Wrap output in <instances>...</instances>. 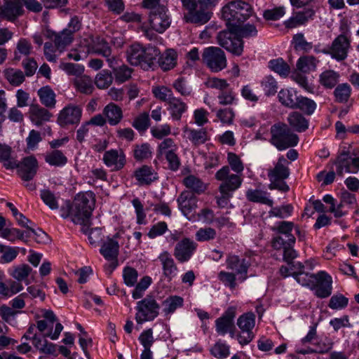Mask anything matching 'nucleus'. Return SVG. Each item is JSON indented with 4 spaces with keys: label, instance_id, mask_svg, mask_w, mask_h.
<instances>
[{
    "label": "nucleus",
    "instance_id": "nucleus-10",
    "mask_svg": "<svg viewBox=\"0 0 359 359\" xmlns=\"http://www.w3.org/2000/svg\"><path fill=\"white\" fill-rule=\"evenodd\" d=\"M337 173L342 176L344 172L357 173L359 170V157H352L348 151H342L336 159Z\"/></svg>",
    "mask_w": 359,
    "mask_h": 359
},
{
    "label": "nucleus",
    "instance_id": "nucleus-60",
    "mask_svg": "<svg viewBox=\"0 0 359 359\" xmlns=\"http://www.w3.org/2000/svg\"><path fill=\"white\" fill-rule=\"evenodd\" d=\"M152 93L157 99L167 103L174 97L172 90L164 86L153 88Z\"/></svg>",
    "mask_w": 359,
    "mask_h": 359
},
{
    "label": "nucleus",
    "instance_id": "nucleus-35",
    "mask_svg": "<svg viewBox=\"0 0 359 359\" xmlns=\"http://www.w3.org/2000/svg\"><path fill=\"white\" fill-rule=\"evenodd\" d=\"M90 52L101 55L106 57L107 61H110L109 57L111 55V50L108 43L103 39H97L93 46H88L87 50L86 51L83 50V55L85 56L87 53Z\"/></svg>",
    "mask_w": 359,
    "mask_h": 359
},
{
    "label": "nucleus",
    "instance_id": "nucleus-5",
    "mask_svg": "<svg viewBox=\"0 0 359 359\" xmlns=\"http://www.w3.org/2000/svg\"><path fill=\"white\" fill-rule=\"evenodd\" d=\"M270 143L279 151L295 147L299 142L298 135L283 123L273 125L270 128Z\"/></svg>",
    "mask_w": 359,
    "mask_h": 359
},
{
    "label": "nucleus",
    "instance_id": "nucleus-38",
    "mask_svg": "<svg viewBox=\"0 0 359 359\" xmlns=\"http://www.w3.org/2000/svg\"><path fill=\"white\" fill-rule=\"evenodd\" d=\"M144 48L139 43L132 44L127 49L128 61L135 66H140L142 60Z\"/></svg>",
    "mask_w": 359,
    "mask_h": 359
},
{
    "label": "nucleus",
    "instance_id": "nucleus-52",
    "mask_svg": "<svg viewBox=\"0 0 359 359\" xmlns=\"http://www.w3.org/2000/svg\"><path fill=\"white\" fill-rule=\"evenodd\" d=\"M297 67L302 72H309L316 69V60L313 56L302 57L297 61Z\"/></svg>",
    "mask_w": 359,
    "mask_h": 359
},
{
    "label": "nucleus",
    "instance_id": "nucleus-45",
    "mask_svg": "<svg viewBox=\"0 0 359 359\" xmlns=\"http://www.w3.org/2000/svg\"><path fill=\"white\" fill-rule=\"evenodd\" d=\"M339 74L334 70L324 71L320 75V83L326 88H332L337 83Z\"/></svg>",
    "mask_w": 359,
    "mask_h": 359
},
{
    "label": "nucleus",
    "instance_id": "nucleus-24",
    "mask_svg": "<svg viewBox=\"0 0 359 359\" xmlns=\"http://www.w3.org/2000/svg\"><path fill=\"white\" fill-rule=\"evenodd\" d=\"M102 114L110 126L118 125L123 118L122 109L114 102L107 104L102 110Z\"/></svg>",
    "mask_w": 359,
    "mask_h": 359
},
{
    "label": "nucleus",
    "instance_id": "nucleus-55",
    "mask_svg": "<svg viewBox=\"0 0 359 359\" xmlns=\"http://www.w3.org/2000/svg\"><path fill=\"white\" fill-rule=\"evenodd\" d=\"M113 77L107 70H102L98 73L95 79V83L100 89L107 88L111 83Z\"/></svg>",
    "mask_w": 359,
    "mask_h": 359
},
{
    "label": "nucleus",
    "instance_id": "nucleus-21",
    "mask_svg": "<svg viewBox=\"0 0 359 359\" xmlns=\"http://www.w3.org/2000/svg\"><path fill=\"white\" fill-rule=\"evenodd\" d=\"M288 162L283 156L278 158L274 168L268 172L270 182L280 181L287 179L290 175V169L287 167Z\"/></svg>",
    "mask_w": 359,
    "mask_h": 359
},
{
    "label": "nucleus",
    "instance_id": "nucleus-57",
    "mask_svg": "<svg viewBox=\"0 0 359 359\" xmlns=\"http://www.w3.org/2000/svg\"><path fill=\"white\" fill-rule=\"evenodd\" d=\"M227 162L229 167L235 172L243 175L244 165L240 157L234 153L229 152L227 154Z\"/></svg>",
    "mask_w": 359,
    "mask_h": 359
},
{
    "label": "nucleus",
    "instance_id": "nucleus-63",
    "mask_svg": "<svg viewBox=\"0 0 359 359\" xmlns=\"http://www.w3.org/2000/svg\"><path fill=\"white\" fill-rule=\"evenodd\" d=\"M41 198L43 203L51 210H57L59 208L57 198L48 189L41 191Z\"/></svg>",
    "mask_w": 359,
    "mask_h": 359
},
{
    "label": "nucleus",
    "instance_id": "nucleus-11",
    "mask_svg": "<svg viewBox=\"0 0 359 359\" xmlns=\"http://www.w3.org/2000/svg\"><path fill=\"white\" fill-rule=\"evenodd\" d=\"M349 47L350 41L348 37L345 34H340L332 41L331 46L324 49L323 52L330 54L338 61H341L346 58Z\"/></svg>",
    "mask_w": 359,
    "mask_h": 359
},
{
    "label": "nucleus",
    "instance_id": "nucleus-13",
    "mask_svg": "<svg viewBox=\"0 0 359 359\" xmlns=\"http://www.w3.org/2000/svg\"><path fill=\"white\" fill-rule=\"evenodd\" d=\"M236 308L229 307L223 315L215 320L216 331L219 334L224 335L226 333L233 336L234 323L233 319L236 316Z\"/></svg>",
    "mask_w": 359,
    "mask_h": 359
},
{
    "label": "nucleus",
    "instance_id": "nucleus-17",
    "mask_svg": "<svg viewBox=\"0 0 359 359\" xmlns=\"http://www.w3.org/2000/svg\"><path fill=\"white\" fill-rule=\"evenodd\" d=\"M15 168H18V174L22 180L29 181L35 176L38 169V162L34 156L24 158Z\"/></svg>",
    "mask_w": 359,
    "mask_h": 359
},
{
    "label": "nucleus",
    "instance_id": "nucleus-54",
    "mask_svg": "<svg viewBox=\"0 0 359 359\" xmlns=\"http://www.w3.org/2000/svg\"><path fill=\"white\" fill-rule=\"evenodd\" d=\"M177 146L172 138L164 139L158 146V154L162 156L177 151Z\"/></svg>",
    "mask_w": 359,
    "mask_h": 359
},
{
    "label": "nucleus",
    "instance_id": "nucleus-3",
    "mask_svg": "<svg viewBox=\"0 0 359 359\" xmlns=\"http://www.w3.org/2000/svg\"><path fill=\"white\" fill-rule=\"evenodd\" d=\"M252 13L251 6L241 0L233 1L222 9V16L228 29H238Z\"/></svg>",
    "mask_w": 359,
    "mask_h": 359
},
{
    "label": "nucleus",
    "instance_id": "nucleus-2",
    "mask_svg": "<svg viewBox=\"0 0 359 359\" xmlns=\"http://www.w3.org/2000/svg\"><path fill=\"white\" fill-rule=\"evenodd\" d=\"M294 224L292 222L281 221L276 223L273 230L280 236H275L272 240V247L276 250L283 251V259L288 264L297 257V252L293 249L295 243V237L292 234Z\"/></svg>",
    "mask_w": 359,
    "mask_h": 359
},
{
    "label": "nucleus",
    "instance_id": "nucleus-62",
    "mask_svg": "<svg viewBox=\"0 0 359 359\" xmlns=\"http://www.w3.org/2000/svg\"><path fill=\"white\" fill-rule=\"evenodd\" d=\"M133 69L123 65L114 69L116 81L123 83L131 77Z\"/></svg>",
    "mask_w": 359,
    "mask_h": 359
},
{
    "label": "nucleus",
    "instance_id": "nucleus-20",
    "mask_svg": "<svg viewBox=\"0 0 359 359\" xmlns=\"http://www.w3.org/2000/svg\"><path fill=\"white\" fill-rule=\"evenodd\" d=\"M161 262L163 276L170 281L178 271V268L172 255L168 251L162 252L158 257Z\"/></svg>",
    "mask_w": 359,
    "mask_h": 359
},
{
    "label": "nucleus",
    "instance_id": "nucleus-42",
    "mask_svg": "<svg viewBox=\"0 0 359 359\" xmlns=\"http://www.w3.org/2000/svg\"><path fill=\"white\" fill-rule=\"evenodd\" d=\"M313 11L311 9H307L302 12L296 13V15L287 21L285 22V25L288 28H294L297 26L304 24L308 20L309 18H311L313 15Z\"/></svg>",
    "mask_w": 359,
    "mask_h": 359
},
{
    "label": "nucleus",
    "instance_id": "nucleus-46",
    "mask_svg": "<svg viewBox=\"0 0 359 359\" xmlns=\"http://www.w3.org/2000/svg\"><path fill=\"white\" fill-rule=\"evenodd\" d=\"M45 161L50 165L60 167L67 163V158L61 151L53 150L46 154Z\"/></svg>",
    "mask_w": 359,
    "mask_h": 359
},
{
    "label": "nucleus",
    "instance_id": "nucleus-37",
    "mask_svg": "<svg viewBox=\"0 0 359 359\" xmlns=\"http://www.w3.org/2000/svg\"><path fill=\"white\" fill-rule=\"evenodd\" d=\"M9 275L12 276L15 280L18 281H26V284L28 285L29 283L27 281V278L32 273V268L28 264H21L13 266L8 271Z\"/></svg>",
    "mask_w": 359,
    "mask_h": 359
},
{
    "label": "nucleus",
    "instance_id": "nucleus-34",
    "mask_svg": "<svg viewBox=\"0 0 359 359\" xmlns=\"http://www.w3.org/2000/svg\"><path fill=\"white\" fill-rule=\"evenodd\" d=\"M183 131L189 141L196 146L204 144L208 140L207 132L203 128L196 130L185 126L183 128Z\"/></svg>",
    "mask_w": 359,
    "mask_h": 359
},
{
    "label": "nucleus",
    "instance_id": "nucleus-36",
    "mask_svg": "<svg viewBox=\"0 0 359 359\" xmlns=\"http://www.w3.org/2000/svg\"><path fill=\"white\" fill-rule=\"evenodd\" d=\"M168 104V109L170 113L172 118L175 121L180 120L182 114L187 109V104L175 97L171 99Z\"/></svg>",
    "mask_w": 359,
    "mask_h": 359
},
{
    "label": "nucleus",
    "instance_id": "nucleus-19",
    "mask_svg": "<svg viewBox=\"0 0 359 359\" xmlns=\"http://www.w3.org/2000/svg\"><path fill=\"white\" fill-rule=\"evenodd\" d=\"M197 202V198L189 191H182L177 198L179 208L186 217L196 210Z\"/></svg>",
    "mask_w": 359,
    "mask_h": 359
},
{
    "label": "nucleus",
    "instance_id": "nucleus-64",
    "mask_svg": "<svg viewBox=\"0 0 359 359\" xmlns=\"http://www.w3.org/2000/svg\"><path fill=\"white\" fill-rule=\"evenodd\" d=\"M151 283V279L149 276L143 277L137 283L133 292V297L135 299L142 297L145 290L148 288Z\"/></svg>",
    "mask_w": 359,
    "mask_h": 359
},
{
    "label": "nucleus",
    "instance_id": "nucleus-59",
    "mask_svg": "<svg viewBox=\"0 0 359 359\" xmlns=\"http://www.w3.org/2000/svg\"><path fill=\"white\" fill-rule=\"evenodd\" d=\"M0 237L11 242H14L16 240H22L24 238V233L18 229L5 228L1 231Z\"/></svg>",
    "mask_w": 359,
    "mask_h": 359
},
{
    "label": "nucleus",
    "instance_id": "nucleus-29",
    "mask_svg": "<svg viewBox=\"0 0 359 359\" xmlns=\"http://www.w3.org/2000/svg\"><path fill=\"white\" fill-rule=\"evenodd\" d=\"M119 245L115 238H108L102 245L100 253L107 260L116 259L118 255Z\"/></svg>",
    "mask_w": 359,
    "mask_h": 359
},
{
    "label": "nucleus",
    "instance_id": "nucleus-33",
    "mask_svg": "<svg viewBox=\"0 0 359 359\" xmlns=\"http://www.w3.org/2000/svg\"><path fill=\"white\" fill-rule=\"evenodd\" d=\"M76 90L83 94L90 95L94 90L93 81L92 79L86 75L81 74L73 81Z\"/></svg>",
    "mask_w": 359,
    "mask_h": 359
},
{
    "label": "nucleus",
    "instance_id": "nucleus-12",
    "mask_svg": "<svg viewBox=\"0 0 359 359\" xmlns=\"http://www.w3.org/2000/svg\"><path fill=\"white\" fill-rule=\"evenodd\" d=\"M226 264L228 269L235 271V274L238 276L239 280L243 282L247 279L250 263L245 258L229 254L226 257Z\"/></svg>",
    "mask_w": 359,
    "mask_h": 359
},
{
    "label": "nucleus",
    "instance_id": "nucleus-23",
    "mask_svg": "<svg viewBox=\"0 0 359 359\" xmlns=\"http://www.w3.org/2000/svg\"><path fill=\"white\" fill-rule=\"evenodd\" d=\"M45 36L53 40L55 43V47L60 52L72 41V34L71 31L67 29H64L60 33H56L51 30H46L44 33Z\"/></svg>",
    "mask_w": 359,
    "mask_h": 359
},
{
    "label": "nucleus",
    "instance_id": "nucleus-9",
    "mask_svg": "<svg viewBox=\"0 0 359 359\" xmlns=\"http://www.w3.org/2000/svg\"><path fill=\"white\" fill-rule=\"evenodd\" d=\"M215 179L221 181L219 188L222 190L234 191L238 189L243 182V175L231 173L230 168L224 165L215 173Z\"/></svg>",
    "mask_w": 359,
    "mask_h": 359
},
{
    "label": "nucleus",
    "instance_id": "nucleus-1",
    "mask_svg": "<svg viewBox=\"0 0 359 359\" xmlns=\"http://www.w3.org/2000/svg\"><path fill=\"white\" fill-rule=\"evenodd\" d=\"M257 30L253 25L240 24L238 29H228L220 32L217 35L219 44L226 50L236 55H241L243 51L242 37H250L257 35Z\"/></svg>",
    "mask_w": 359,
    "mask_h": 359
},
{
    "label": "nucleus",
    "instance_id": "nucleus-8",
    "mask_svg": "<svg viewBox=\"0 0 359 359\" xmlns=\"http://www.w3.org/2000/svg\"><path fill=\"white\" fill-rule=\"evenodd\" d=\"M159 306L152 297H146L137 304L135 320L138 324L153 320L158 315Z\"/></svg>",
    "mask_w": 359,
    "mask_h": 359
},
{
    "label": "nucleus",
    "instance_id": "nucleus-56",
    "mask_svg": "<svg viewBox=\"0 0 359 359\" xmlns=\"http://www.w3.org/2000/svg\"><path fill=\"white\" fill-rule=\"evenodd\" d=\"M293 211V207L290 204L282 205L280 207L272 208L269 212L270 217H276L280 219H285L289 217Z\"/></svg>",
    "mask_w": 359,
    "mask_h": 359
},
{
    "label": "nucleus",
    "instance_id": "nucleus-15",
    "mask_svg": "<svg viewBox=\"0 0 359 359\" xmlns=\"http://www.w3.org/2000/svg\"><path fill=\"white\" fill-rule=\"evenodd\" d=\"M82 109L75 104H69L60 111L57 122L61 126L78 124L80 122Z\"/></svg>",
    "mask_w": 359,
    "mask_h": 359
},
{
    "label": "nucleus",
    "instance_id": "nucleus-39",
    "mask_svg": "<svg viewBox=\"0 0 359 359\" xmlns=\"http://www.w3.org/2000/svg\"><path fill=\"white\" fill-rule=\"evenodd\" d=\"M299 97L293 90L282 89L278 93L280 102L286 107L295 109Z\"/></svg>",
    "mask_w": 359,
    "mask_h": 359
},
{
    "label": "nucleus",
    "instance_id": "nucleus-50",
    "mask_svg": "<svg viewBox=\"0 0 359 359\" xmlns=\"http://www.w3.org/2000/svg\"><path fill=\"white\" fill-rule=\"evenodd\" d=\"M269 67L281 76H287L290 71L289 65L282 58L270 60Z\"/></svg>",
    "mask_w": 359,
    "mask_h": 359
},
{
    "label": "nucleus",
    "instance_id": "nucleus-40",
    "mask_svg": "<svg viewBox=\"0 0 359 359\" xmlns=\"http://www.w3.org/2000/svg\"><path fill=\"white\" fill-rule=\"evenodd\" d=\"M185 187L191 191L200 194L206 189L205 184L198 177L190 175L183 180Z\"/></svg>",
    "mask_w": 359,
    "mask_h": 359
},
{
    "label": "nucleus",
    "instance_id": "nucleus-58",
    "mask_svg": "<svg viewBox=\"0 0 359 359\" xmlns=\"http://www.w3.org/2000/svg\"><path fill=\"white\" fill-rule=\"evenodd\" d=\"M60 68L68 75L74 76L75 78L80 76L84 72V67L79 64L62 62L60 64Z\"/></svg>",
    "mask_w": 359,
    "mask_h": 359
},
{
    "label": "nucleus",
    "instance_id": "nucleus-26",
    "mask_svg": "<svg viewBox=\"0 0 359 359\" xmlns=\"http://www.w3.org/2000/svg\"><path fill=\"white\" fill-rule=\"evenodd\" d=\"M160 50L156 46L149 45L144 48L141 68L144 70L153 69L155 65V61L157 57L160 55Z\"/></svg>",
    "mask_w": 359,
    "mask_h": 359
},
{
    "label": "nucleus",
    "instance_id": "nucleus-48",
    "mask_svg": "<svg viewBox=\"0 0 359 359\" xmlns=\"http://www.w3.org/2000/svg\"><path fill=\"white\" fill-rule=\"evenodd\" d=\"M183 302V298L180 296H171L163 301V311L166 315L172 313L177 308L182 306Z\"/></svg>",
    "mask_w": 359,
    "mask_h": 359
},
{
    "label": "nucleus",
    "instance_id": "nucleus-14",
    "mask_svg": "<svg viewBox=\"0 0 359 359\" xmlns=\"http://www.w3.org/2000/svg\"><path fill=\"white\" fill-rule=\"evenodd\" d=\"M196 248L197 244L193 240L184 238L176 244L174 256L180 263L188 262L193 256Z\"/></svg>",
    "mask_w": 359,
    "mask_h": 359
},
{
    "label": "nucleus",
    "instance_id": "nucleus-16",
    "mask_svg": "<svg viewBox=\"0 0 359 359\" xmlns=\"http://www.w3.org/2000/svg\"><path fill=\"white\" fill-rule=\"evenodd\" d=\"M332 277L325 271L317 273L315 285V294L319 298H326L332 294Z\"/></svg>",
    "mask_w": 359,
    "mask_h": 359
},
{
    "label": "nucleus",
    "instance_id": "nucleus-4",
    "mask_svg": "<svg viewBox=\"0 0 359 359\" xmlns=\"http://www.w3.org/2000/svg\"><path fill=\"white\" fill-rule=\"evenodd\" d=\"M95 201L94 194L90 191L78 194L73 201L72 222L88 227Z\"/></svg>",
    "mask_w": 359,
    "mask_h": 359
},
{
    "label": "nucleus",
    "instance_id": "nucleus-7",
    "mask_svg": "<svg viewBox=\"0 0 359 359\" xmlns=\"http://www.w3.org/2000/svg\"><path fill=\"white\" fill-rule=\"evenodd\" d=\"M202 60L214 72H218L226 67L225 53L218 47L210 46L205 48Z\"/></svg>",
    "mask_w": 359,
    "mask_h": 359
},
{
    "label": "nucleus",
    "instance_id": "nucleus-41",
    "mask_svg": "<svg viewBox=\"0 0 359 359\" xmlns=\"http://www.w3.org/2000/svg\"><path fill=\"white\" fill-rule=\"evenodd\" d=\"M32 50V46L29 41L26 39H20L16 44L15 50H14L15 61H20L22 56H28Z\"/></svg>",
    "mask_w": 359,
    "mask_h": 359
},
{
    "label": "nucleus",
    "instance_id": "nucleus-43",
    "mask_svg": "<svg viewBox=\"0 0 359 359\" xmlns=\"http://www.w3.org/2000/svg\"><path fill=\"white\" fill-rule=\"evenodd\" d=\"M38 95L41 103L46 107H54L56 100L55 94L49 86H45L38 90Z\"/></svg>",
    "mask_w": 359,
    "mask_h": 359
},
{
    "label": "nucleus",
    "instance_id": "nucleus-25",
    "mask_svg": "<svg viewBox=\"0 0 359 359\" xmlns=\"http://www.w3.org/2000/svg\"><path fill=\"white\" fill-rule=\"evenodd\" d=\"M3 9V17L11 21L23 13L22 5L20 0H4Z\"/></svg>",
    "mask_w": 359,
    "mask_h": 359
},
{
    "label": "nucleus",
    "instance_id": "nucleus-49",
    "mask_svg": "<svg viewBox=\"0 0 359 359\" xmlns=\"http://www.w3.org/2000/svg\"><path fill=\"white\" fill-rule=\"evenodd\" d=\"M11 147L0 143V161L4 163L6 169H13L17 166L16 161L11 158Z\"/></svg>",
    "mask_w": 359,
    "mask_h": 359
},
{
    "label": "nucleus",
    "instance_id": "nucleus-27",
    "mask_svg": "<svg viewBox=\"0 0 359 359\" xmlns=\"http://www.w3.org/2000/svg\"><path fill=\"white\" fill-rule=\"evenodd\" d=\"M135 177L140 185H148L157 180L158 175L154 170L148 165H142L135 171Z\"/></svg>",
    "mask_w": 359,
    "mask_h": 359
},
{
    "label": "nucleus",
    "instance_id": "nucleus-18",
    "mask_svg": "<svg viewBox=\"0 0 359 359\" xmlns=\"http://www.w3.org/2000/svg\"><path fill=\"white\" fill-rule=\"evenodd\" d=\"M182 4L191 14V21L194 23L204 24L207 22L210 18V13L207 11H201L199 8L198 2L196 3V0H182Z\"/></svg>",
    "mask_w": 359,
    "mask_h": 359
},
{
    "label": "nucleus",
    "instance_id": "nucleus-30",
    "mask_svg": "<svg viewBox=\"0 0 359 359\" xmlns=\"http://www.w3.org/2000/svg\"><path fill=\"white\" fill-rule=\"evenodd\" d=\"M29 118L31 121L36 125L40 126L43 121L50 119L51 114L46 109L38 104H32L29 107Z\"/></svg>",
    "mask_w": 359,
    "mask_h": 359
},
{
    "label": "nucleus",
    "instance_id": "nucleus-51",
    "mask_svg": "<svg viewBox=\"0 0 359 359\" xmlns=\"http://www.w3.org/2000/svg\"><path fill=\"white\" fill-rule=\"evenodd\" d=\"M5 77L13 86H18L25 81V75L20 69L9 68L4 72Z\"/></svg>",
    "mask_w": 359,
    "mask_h": 359
},
{
    "label": "nucleus",
    "instance_id": "nucleus-31",
    "mask_svg": "<svg viewBox=\"0 0 359 359\" xmlns=\"http://www.w3.org/2000/svg\"><path fill=\"white\" fill-rule=\"evenodd\" d=\"M177 59V53L173 49H168L160 55L158 63L163 71H168L176 66Z\"/></svg>",
    "mask_w": 359,
    "mask_h": 359
},
{
    "label": "nucleus",
    "instance_id": "nucleus-61",
    "mask_svg": "<svg viewBox=\"0 0 359 359\" xmlns=\"http://www.w3.org/2000/svg\"><path fill=\"white\" fill-rule=\"evenodd\" d=\"M265 94L268 96L275 95L278 90V83L271 76H266L261 82Z\"/></svg>",
    "mask_w": 359,
    "mask_h": 359
},
{
    "label": "nucleus",
    "instance_id": "nucleus-32",
    "mask_svg": "<svg viewBox=\"0 0 359 359\" xmlns=\"http://www.w3.org/2000/svg\"><path fill=\"white\" fill-rule=\"evenodd\" d=\"M246 198L249 201L259 203L273 207V201L269 198V194L260 189H248Z\"/></svg>",
    "mask_w": 359,
    "mask_h": 359
},
{
    "label": "nucleus",
    "instance_id": "nucleus-22",
    "mask_svg": "<svg viewBox=\"0 0 359 359\" xmlns=\"http://www.w3.org/2000/svg\"><path fill=\"white\" fill-rule=\"evenodd\" d=\"M103 161L107 167L118 170L123 168L126 156L122 150L110 149L104 154Z\"/></svg>",
    "mask_w": 359,
    "mask_h": 359
},
{
    "label": "nucleus",
    "instance_id": "nucleus-53",
    "mask_svg": "<svg viewBox=\"0 0 359 359\" xmlns=\"http://www.w3.org/2000/svg\"><path fill=\"white\" fill-rule=\"evenodd\" d=\"M316 108V102L306 97L300 96L298 99L295 109H299L307 115H311Z\"/></svg>",
    "mask_w": 359,
    "mask_h": 359
},
{
    "label": "nucleus",
    "instance_id": "nucleus-6",
    "mask_svg": "<svg viewBox=\"0 0 359 359\" xmlns=\"http://www.w3.org/2000/svg\"><path fill=\"white\" fill-rule=\"evenodd\" d=\"M159 0H143L144 8L152 9L149 13V21L152 29L158 33L164 32L170 25V18L164 6H156Z\"/></svg>",
    "mask_w": 359,
    "mask_h": 359
},
{
    "label": "nucleus",
    "instance_id": "nucleus-28",
    "mask_svg": "<svg viewBox=\"0 0 359 359\" xmlns=\"http://www.w3.org/2000/svg\"><path fill=\"white\" fill-rule=\"evenodd\" d=\"M289 126L296 132L302 133L309 128V120L299 111L291 112L287 118Z\"/></svg>",
    "mask_w": 359,
    "mask_h": 359
},
{
    "label": "nucleus",
    "instance_id": "nucleus-47",
    "mask_svg": "<svg viewBox=\"0 0 359 359\" xmlns=\"http://www.w3.org/2000/svg\"><path fill=\"white\" fill-rule=\"evenodd\" d=\"M296 280L303 286H308L313 289L316 279V274H310L304 271H294L290 273Z\"/></svg>",
    "mask_w": 359,
    "mask_h": 359
},
{
    "label": "nucleus",
    "instance_id": "nucleus-44",
    "mask_svg": "<svg viewBox=\"0 0 359 359\" xmlns=\"http://www.w3.org/2000/svg\"><path fill=\"white\" fill-rule=\"evenodd\" d=\"M237 325L243 332H252V330L255 325V314L251 312L243 314L238 318Z\"/></svg>",
    "mask_w": 359,
    "mask_h": 359
}]
</instances>
